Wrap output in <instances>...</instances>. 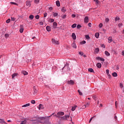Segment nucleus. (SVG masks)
I'll return each mask as SVG.
<instances>
[{"instance_id": "39448f33", "label": "nucleus", "mask_w": 124, "mask_h": 124, "mask_svg": "<svg viewBox=\"0 0 124 124\" xmlns=\"http://www.w3.org/2000/svg\"><path fill=\"white\" fill-rule=\"evenodd\" d=\"M52 42L54 44H57V45H59V41H57L56 39H52Z\"/></svg>"}, {"instance_id": "cd10ccee", "label": "nucleus", "mask_w": 124, "mask_h": 124, "mask_svg": "<svg viewBox=\"0 0 124 124\" xmlns=\"http://www.w3.org/2000/svg\"><path fill=\"white\" fill-rule=\"evenodd\" d=\"M93 98L95 100V101H96V100H97V97H96L95 95H93Z\"/></svg>"}, {"instance_id": "473e14b6", "label": "nucleus", "mask_w": 124, "mask_h": 124, "mask_svg": "<svg viewBox=\"0 0 124 124\" xmlns=\"http://www.w3.org/2000/svg\"><path fill=\"white\" fill-rule=\"evenodd\" d=\"M85 38H86V39H90L91 37H90V36L89 35H86Z\"/></svg>"}, {"instance_id": "5701e85b", "label": "nucleus", "mask_w": 124, "mask_h": 124, "mask_svg": "<svg viewBox=\"0 0 124 124\" xmlns=\"http://www.w3.org/2000/svg\"><path fill=\"white\" fill-rule=\"evenodd\" d=\"M72 46L73 47V48H75V49H76V48H77V46H76V44L75 43L72 44Z\"/></svg>"}, {"instance_id": "e433bc0d", "label": "nucleus", "mask_w": 124, "mask_h": 124, "mask_svg": "<svg viewBox=\"0 0 124 124\" xmlns=\"http://www.w3.org/2000/svg\"><path fill=\"white\" fill-rule=\"evenodd\" d=\"M27 123V121L25 120L22 121L21 122L20 124H25Z\"/></svg>"}, {"instance_id": "09e8293b", "label": "nucleus", "mask_w": 124, "mask_h": 124, "mask_svg": "<svg viewBox=\"0 0 124 124\" xmlns=\"http://www.w3.org/2000/svg\"><path fill=\"white\" fill-rule=\"evenodd\" d=\"M11 4H15V5H17L18 4H17L16 3H15L14 2H11Z\"/></svg>"}, {"instance_id": "4be33fe9", "label": "nucleus", "mask_w": 124, "mask_h": 124, "mask_svg": "<svg viewBox=\"0 0 124 124\" xmlns=\"http://www.w3.org/2000/svg\"><path fill=\"white\" fill-rule=\"evenodd\" d=\"M21 73L22 74H23L24 75H28V72H27V71H22L21 72Z\"/></svg>"}, {"instance_id": "b1692460", "label": "nucleus", "mask_w": 124, "mask_h": 124, "mask_svg": "<svg viewBox=\"0 0 124 124\" xmlns=\"http://www.w3.org/2000/svg\"><path fill=\"white\" fill-rule=\"evenodd\" d=\"M95 37H96V38H98V37H99V33H98V32L95 33Z\"/></svg>"}, {"instance_id": "774afa93", "label": "nucleus", "mask_w": 124, "mask_h": 124, "mask_svg": "<svg viewBox=\"0 0 124 124\" xmlns=\"http://www.w3.org/2000/svg\"><path fill=\"white\" fill-rule=\"evenodd\" d=\"M40 24L41 26H43V22L41 21V22H40Z\"/></svg>"}, {"instance_id": "393cba45", "label": "nucleus", "mask_w": 124, "mask_h": 124, "mask_svg": "<svg viewBox=\"0 0 124 124\" xmlns=\"http://www.w3.org/2000/svg\"><path fill=\"white\" fill-rule=\"evenodd\" d=\"M33 18H34V16H33L32 15H31L29 16V19H30V20H33Z\"/></svg>"}, {"instance_id": "de8ad7c7", "label": "nucleus", "mask_w": 124, "mask_h": 124, "mask_svg": "<svg viewBox=\"0 0 124 124\" xmlns=\"http://www.w3.org/2000/svg\"><path fill=\"white\" fill-rule=\"evenodd\" d=\"M78 54L79 55H80V56H83V55H84V53H83V52H79Z\"/></svg>"}, {"instance_id": "69168bd1", "label": "nucleus", "mask_w": 124, "mask_h": 124, "mask_svg": "<svg viewBox=\"0 0 124 124\" xmlns=\"http://www.w3.org/2000/svg\"><path fill=\"white\" fill-rule=\"evenodd\" d=\"M48 9H49V10H50V11H51V10H53V7H50Z\"/></svg>"}, {"instance_id": "49530a36", "label": "nucleus", "mask_w": 124, "mask_h": 124, "mask_svg": "<svg viewBox=\"0 0 124 124\" xmlns=\"http://www.w3.org/2000/svg\"><path fill=\"white\" fill-rule=\"evenodd\" d=\"M35 19H36L37 20H38V19H39V15H37L35 16Z\"/></svg>"}, {"instance_id": "37998d69", "label": "nucleus", "mask_w": 124, "mask_h": 124, "mask_svg": "<svg viewBox=\"0 0 124 124\" xmlns=\"http://www.w3.org/2000/svg\"><path fill=\"white\" fill-rule=\"evenodd\" d=\"M50 23H53L55 21V19H54L53 18H50Z\"/></svg>"}, {"instance_id": "0eeeda50", "label": "nucleus", "mask_w": 124, "mask_h": 124, "mask_svg": "<svg viewBox=\"0 0 124 124\" xmlns=\"http://www.w3.org/2000/svg\"><path fill=\"white\" fill-rule=\"evenodd\" d=\"M18 75H19L18 74V73H14L12 75V78L13 79H14V78H15V77H17V76H18Z\"/></svg>"}, {"instance_id": "58836bf2", "label": "nucleus", "mask_w": 124, "mask_h": 124, "mask_svg": "<svg viewBox=\"0 0 124 124\" xmlns=\"http://www.w3.org/2000/svg\"><path fill=\"white\" fill-rule=\"evenodd\" d=\"M93 1H95L96 4H98V3H99V1L98 0H93Z\"/></svg>"}, {"instance_id": "9b49d317", "label": "nucleus", "mask_w": 124, "mask_h": 124, "mask_svg": "<svg viewBox=\"0 0 124 124\" xmlns=\"http://www.w3.org/2000/svg\"><path fill=\"white\" fill-rule=\"evenodd\" d=\"M95 54H98L99 53V48L96 47L94 50Z\"/></svg>"}, {"instance_id": "6e6552de", "label": "nucleus", "mask_w": 124, "mask_h": 124, "mask_svg": "<svg viewBox=\"0 0 124 124\" xmlns=\"http://www.w3.org/2000/svg\"><path fill=\"white\" fill-rule=\"evenodd\" d=\"M68 84H69V85H74V84H75V82H74L73 80H71L70 81H68Z\"/></svg>"}, {"instance_id": "c03bdc74", "label": "nucleus", "mask_w": 124, "mask_h": 124, "mask_svg": "<svg viewBox=\"0 0 124 124\" xmlns=\"http://www.w3.org/2000/svg\"><path fill=\"white\" fill-rule=\"evenodd\" d=\"M31 103L32 104H35V100H32L31 101Z\"/></svg>"}, {"instance_id": "a19ab883", "label": "nucleus", "mask_w": 124, "mask_h": 124, "mask_svg": "<svg viewBox=\"0 0 124 124\" xmlns=\"http://www.w3.org/2000/svg\"><path fill=\"white\" fill-rule=\"evenodd\" d=\"M96 116H94L93 117H92L89 120V123H91V122H92V120H93V118L95 117Z\"/></svg>"}, {"instance_id": "f3484780", "label": "nucleus", "mask_w": 124, "mask_h": 124, "mask_svg": "<svg viewBox=\"0 0 124 124\" xmlns=\"http://www.w3.org/2000/svg\"><path fill=\"white\" fill-rule=\"evenodd\" d=\"M96 66L98 68H101V63H97Z\"/></svg>"}, {"instance_id": "6ab92c4d", "label": "nucleus", "mask_w": 124, "mask_h": 124, "mask_svg": "<svg viewBox=\"0 0 124 124\" xmlns=\"http://www.w3.org/2000/svg\"><path fill=\"white\" fill-rule=\"evenodd\" d=\"M61 11L63 13H65V12H66V9H65V8L64 7H63L61 10Z\"/></svg>"}, {"instance_id": "412c9836", "label": "nucleus", "mask_w": 124, "mask_h": 124, "mask_svg": "<svg viewBox=\"0 0 124 124\" xmlns=\"http://www.w3.org/2000/svg\"><path fill=\"white\" fill-rule=\"evenodd\" d=\"M112 75L113 77H117L118 76V74H117L116 72H114L112 74Z\"/></svg>"}, {"instance_id": "9d476101", "label": "nucleus", "mask_w": 124, "mask_h": 124, "mask_svg": "<svg viewBox=\"0 0 124 124\" xmlns=\"http://www.w3.org/2000/svg\"><path fill=\"white\" fill-rule=\"evenodd\" d=\"M26 5L27 6H29V7H31V1H26Z\"/></svg>"}, {"instance_id": "423d86ee", "label": "nucleus", "mask_w": 124, "mask_h": 124, "mask_svg": "<svg viewBox=\"0 0 124 124\" xmlns=\"http://www.w3.org/2000/svg\"><path fill=\"white\" fill-rule=\"evenodd\" d=\"M20 28L19 31L20 33H23V32L24 31V26L23 25H20Z\"/></svg>"}, {"instance_id": "c9c22d12", "label": "nucleus", "mask_w": 124, "mask_h": 124, "mask_svg": "<svg viewBox=\"0 0 124 124\" xmlns=\"http://www.w3.org/2000/svg\"><path fill=\"white\" fill-rule=\"evenodd\" d=\"M78 93L79 95H83V93H82V92H81V91H80V90H78Z\"/></svg>"}, {"instance_id": "f704fd0d", "label": "nucleus", "mask_w": 124, "mask_h": 124, "mask_svg": "<svg viewBox=\"0 0 124 124\" xmlns=\"http://www.w3.org/2000/svg\"><path fill=\"white\" fill-rule=\"evenodd\" d=\"M34 2L37 4V3H39V0H34Z\"/></svg>"}, {"instance_id": "bf43d9fd", "label": "nucleus", "mask_w": 124, "mask_h": 124, "mask_svg": "<svg viewBox=\"0 0 124 124\" xmlns=\"http://www.w3.org/2000/svg\"><path fill=\"white\" fill-rule=\"evenodd\" d=\"M120 20V17H116L115 18V21H119Z\"/></svg>"}, {"instance_id": "20e7f679", "label": "nucleus", "mask_w": 124, "mask_h": 124, "mask_svg": "<svg viewBox=\"0 0 124 124\" xmlns=\"http://www.w3.org/2000/svg\"><path fill=\"white\" fill-rule=\"evenodd\" d=\"M96 60H97V61H101V62H104L105 61L104 59L100 57H96Z\"/></svg>"}, {"instance_id": "864d4df0", "label": "nucleus", "mask_w": 124, "mask_h": 124, "mask_svg": "<svg viewBox=\"0 0 124 124\" xmlns=\"http://www.w3.org/2000/svg\"><path fill=\"white\" fill-rule=\"evenodd\" d=\"M120 88H124V85H123V83H120Z\"/></svg>"}, {"instance_id": "7ed1b4c3", "label": "nucleus", "mask_w": 124, "mask_h": 124, "mask_svg": "<svg viewBox=\"0 0 124 124\" xmlns=\"http://www.w3.org/2000/svg\"><path fill=\"white\" fill-rule=\"evenodd\" d=\"M53 114H52L51 115L49 116H48V117H38V119H39V120H46V118H50V117H51Z\"/></svg>"}, {"instance_id": "bb28decb", "label": "nucleus", "mask_w": 124, "mask_h": 124, "mask_svg": "<svg viewBox=\"0 0 124 124\" xmlns=\"http://www.w3.org/2000/svg\"><path fill=\"white\" fill-rule=\"evenodd\" d=\"M105 54L106 56H108V57H109V56H110V53H109L108 51H106L105 52Z\"/></svg>"}, {"instance_id": "0e129e2a", "label": "nucleus", "mask_w": 124, "mask_h": 124, "mask_svg": "<svg viewBox=\"0 0 124 124\" xmlns=\"http://www.w3.org/2000/svg\"><path fill=\"white\" fill-rule=\"evenodd\" d=\"M101 47H102V48H105V45H104V44L101 45Z\"/></svg>"}, {"instance_id": "7c9ffc66", "label": "nucleus", "mask_w": 124, "mask_h": 124, "mask_svg": "<svg viewBox=\"0 0 124 124\" xmlns=\"http://www.w3.org/2000/svg\"><path fill=\"white\" fill-rule=\"evenodd\" d=\"M30 105H31V104H30V103H28V104H27L26 105L22 106V107H28V106H30Z\"/></svg>"}, {"instance_id": "f8f14e48", "label": "nucleus", "mask_w": 124, "mask_h": 124, "mask_svg": "<svg viewBox=\"0 0 124 124\" xmlns=\"http://www.w3.org/2000/svg\"><path fill=\"white\" fill-rule=\"evenodd\" d=\"M84 23H89V17L88 16L85 17Z\"/></svg>"}, {"instance_id": "603ef678", "label": "nucleus", "mask_w": 124, "mask_h": 124, "mask_svg": "<svg viewBox=\"0 0 124 124\" xmlns=\"http://www.w3.org/2000/svg\"><path fill=\"white\" fill-rule=\"evenodd\" d=\"M62 18L63 19H65V18H66V15H64L62 16Z\"/></svg>"}, {"instance_id": "4d7b16f0", "label": "nucleus", "mask_w": 124, "mask_h": 124, "mask_svg": "<svg viewBox=\"0 0 124 124\" xmlns=\"http://www.w3.org/2000/svg\"><path fill=\"white\" fill-rule=\"evenodd\" d=\"M15 20H16V18H15V17H11V21H15Z\"/></svg>"}, {"instance_id": "ea45409f", "label": "nucleus", "mask_w": 124, "mask_h": 124, "mask_svg": "<svg viewBox=\"0 0 124 124\" xmlns=\"http://www.w3.org/2000/svg\"><path fill=\"white\" fill-rule=\"evenodd\" d=\"M103 26V24L102 23H100V24L99 25V28L100 29H101V28H102Z\"/></svg>"}, {"instance_id": "72a5a7b5", "label": "nucleus", "mask_w": 124, "mask_h": 124, "mask_svg": "<svg viewBox=\"0 0 124 124\" xmlns=\"http://www.w3.org/2000/svg\"><path fill=\"white\" fill-rule=\"evenodd\" d=\"M54 14L53 15L54 17H57L58 15V13H53Z\"/></svg>"}, {"instance_id": "3c124183", "label": "nucleus", "mask_w": 124, "mask_h": 124, "mask_svg": "<svg viewBox=\"0 0 124 124\" xmlns=\"http://www.w3.org/2000/svg\"><path fill=\"white\" fill-rule=\"evenodd\" d=\"M5 37H6V38H7V37H9V34H5Z\"/></svg>"}, {"instance_id": "f03ea898", "label": "nucleus", "mask_w": 124, "mask_h": 124, "mask_svg": "<svg viewBox=\"0 0 124 124\" xmlns=\"http://www.w3.org/2000/svg\"><path fill=\"white\" fill-rule=\"evenodd\" d=\"M63 115H64V112H59L57 113V115H56V117L59 119V118H60V116H63Z\"/></svg>"}, {"instance_id": "8fccbe9b", "label": "nucleus", "mask_w": 124, "mask_h": 124, "mask_svg": "<svg viewBox=\"0 0 124 124\" xmlns=\"http://www.w3.org/2000/svg\"><path fill=\"white\" fill-rule=\"evenodd\" d=\"M80 43L81 44H86V41H82Z\"/></svg>"}, {"instance_id": "6e6d98bb", "label": "nucleus", "mask_w": 124, "mask_h": 124, "mask_svg": "<svg viewBox=\"0 0 124 124\" xmlns=\"http://www.w3.org/2000/svg\"><path fill=\"white\" fill-rule=\"evenodd\" d=\"M85 105V107H86V108L89 107V106H90V103H88Z\"/></svg>"}, {"instance_id": "338daca9", "label": "nucleus", "mask_w": 124, "mask_h": 124, "mask_svg": "<svg viewBox=\"0 0 124 124\" xmlns=\"http://www.w3.org/2000/svg\"><path fill=\"white\" fill-rule=\"evenodd\" d=\"M106 71L107 74H108V73H109V70L107 69Z\"/></svg>"}, {"instance_id": "13d9d810", "label": "nucleus", "mask_w": 124, "mask_h": 124, "mask_svg": "<svg viewBox=\"0 0 124 124\" xmlns=\"http://www.w3.org/2000/svg\"><path fill=\"white\" fill-rule=\"evenodd\" d=\"M88 27H89V28H92V23H88Z\"/></svg>"}, {"instance_id": "c85d7f7f", "label": "nucleus", "mask_w": 124, "mask_h": 124, "mask_svg": "<svg viewBox=\"0 0 124 124\" xmlns=\"http://www.w3.org/2000/svg\"><path fill=\"white\" fill-rule=\"evenodd\" d=\"M108 43H111L112 41V37H109L108 38Z\"/></svg>"}, {"instance_id": "680f3d73", "label": "nucleus", "mask_w": 124, "mask_h": 124, "mask_svg": "<svg viewBox=\"0 0 124 124\" xmlns=\"http://www.w3.org/2000/svg\"><path fill=\"white\" fill-rule=\"evenodd\" d=\"M108 76V78L109 79H111V75L109 74L108 73V74H107Z\"/></svg>"}, {"instance_id": "a211bd4d", "label": "nucleus", "mask_w": 124, "mask_h": 124, "mask_svg": "<svg viewBox=\"0 0 124 124\" xmlns=\"http://www.w3.org/2000/svg\"><path fill=\"white\" fill-rule=\"evenodd\" d=\"M46 30L47 31H51V27L50 26H46Z\"/></svg>"}, {"instance_id": "1a4fd4ad", "label": "nucleus", "mask_w": 124, "mask_h": 124, "mask_svg": "<svg viewBox=\"0 0 124 124\" xmlns=\"http://www.w3.org/2000/svg\"><path fill=\"white\" fill-rule=\"evenodd\" d=\"M38 109H39V110H41V109H44V106H43L42 104H40L39 105Z\"/></svg>"}, {"instance_id": "2f4dec72", "label": "nucleus", "mask_w": 124, "mask_h": 124, "mask_svg": "<svg viewBox=\"0 0 124 124\" xmlns=\"http://www.w3.org/2000/svg\"><path fill=\"white\" fill-rule=\"evenodd\" d=\"M77 26V24L76 23H75L73 24L71 27L73 29H74V28H76Z\"/></svg>"}, {"instance_id": "ddd939ff", "label": "nucleus", "mask_w": 124, "mask_h": 124, "mask_svg": "<svg viewBox=\"0 0 124 124\" xmlns=\"http://www.w3.org/2000/svg\"><path fill=\"white\" fill-rule=\"evenodd\" d=\"M58 26V23L56 22H53V29H56Z\"/></svg>"}, {"instance_id": "a878e982", "label": "nucleus", "mask_w": 124, "mask_h": 124, "mask_svg": "<svg viewBox=\"0 0 124 124\" xmlns=\"http://www.w3.org/2000/svg\"><path fill=\"white\" fill-rule=\"evenodd\" d=\"M88 71L89 72H91V73L93 72V73H94V71H93V68H89L88 69Z\"/></svg>"}, {"instance_id": "aec40b11", "label": "nucleus", "mask_w": 124, "mask_h": 124, "mask_svg": "<svg viewBox=\"0 0 124 124\" xmlns=\"http://www.w3.org/2000/svg\"><path fill=\"white\" fill-rule=\"evenodd\" d=\"M0 124H5V121H4V120L0 119Z\"/></svg>"}, {"instance_id": "c756f323", "label": "nucleus", "mask_w": 124, "mask_h": 124, "mask_svg": "<svg viewBox=\"0 0 124 124\" xmlns=\"http://www.w3.org/2000/svg\"><path fill=\"white\" fill-rule=\"evenodd\" d=\"M77 108V106H75L74 107H72V111H75V109Z\"/></svg>"}, {"instance_id": "052dcab7", "label": "nucleus", "mask_w": 124, "mask_h": 124, "mask_svg": "<svg viewBox=\"0 0 124 124\" xmlns=\"http://www.w3.org/2000/svg\"><path fill=\"white\" fill-rule=\"evenodd\" d=\"M105 21H106V22L108 23V22H109V18H106Z\"/></svg>"}, {"instance_id": "79ce46f5", "label": "nucleus", "mask_w": 124, "mask_h": 124, "mask_svg": "<svg viewBox=\"0 0 124 124\" xmlns=\"http://www.w3.org/2000/svg\"><path fill=\"white\" fill-rule=\"evenodd\" d=\"M68 67V64H67V63L66 62V64H65L64 66L63 67V68L62 69H63V68H65V67Z\"/></svg>"}, {"instance_id": "dca6fc26", "label": "nucleus", "mask_w": 124, "mask_h": 124, "mask_svg": "<svg viewBox=\"0 0 124 124\" xmlns=\"http://www.w3.org/2000/svg\"><path fill=\"white\" fill-rule=\"evenodd\" d=\"M56 3L57 6H58V7L61 6V3H60L59 0L56 1Z\"/></svg>"}, {"instance_id": "4c0bfd02", "label": "nucleus", "mask_w": 124, "mask_h": 124, "mask_svg": "<svg viewBox=\"0 0 124 124\" xmlns=\"http://www.w3.org/2000/svg\"><path fill=\"white\" fill-rule=\"evenodd\" d=\"M80 28H82V26H81V25L80 24H78L77 25V29H80Z\"/></svg>"}, {"instance_id": "f257e3e1", "label": "nucleus", "mask_w": 124, "mask_h": 124, "mask_svg": "<svg viewBox=\"0 0 124 124\" xmlns=\"http://www.w3.org/2000/svg\"><path fill=\"white\" fill-rule=\"evenodd\" d=\"M70 117V115H65L61 117V120H63V121L68 120V119H69Z\"/></svg>"}, {"instance_id": "4468645a", "label": "nucleus", "mask_w": 124, "mask_h": 124, "mask_svg": "<svg viewBox=\"0 0 124 124\" xmlns=\"http://www.w3.org/2000/svg\"><path fill=\"white\" fill-rule=\"evenodd\" d=\"M33 89L34 91L33 94H35L36 93H37V90L35 89V86H33Z\"/></svg>"}, {"instance_id": "a18cd8bd", "label": "nucleus", "mask_w": 124, "mask_h": 124, "mask_svg": "<svg viewBox=\"0 0 124 124\" xmlns=\"http://www.w3.org/2000/svg\"><path fill=\"white\" fill-rule=\"evenodd\" d=\"M6 22L8 24L9 23H10V19L9 18L6 21Z\"/></svg>"}, {"instance_id": "5fc2aeb1", "label": "nucleus", "mask_w": 124, "mask_h": 124, "mask_svg": "<svg viewBox=\"0 0 124 124\" xmlns=\"http://www.w3.org/2000/svg\"><path fill=\"white\" fill-rule=\"evenodd\" d=\"M46 16H47V13H45L44 14V18L46 17Z\"/></svg>"}, {"instance_id": "e2e57ef3", "label": "nucleus", "mask_w": 124, "mask_h": 124, "mask_svg": "<svg viewBox=\"0 0 124 124\" xmlns=\"http://www.w3.org/2000/svg\"><path fill=\"white\" fill-rule=\"evenodd\" d=\"M72 18H75V17H76V15L73 14L72 15Z\"/></svg>"}, {"instance_id": "2eb2a0df", "label": "nucleus", "mask_w": 124, "mask_h": 124, "mask_svg": "<svg viewBox=\"0 0 124 124\" xmlns=\"http://www.w3.org/2000/svg\"><path fill=\"white\" fill-rule=\"evenodd\" d=\"M72 36L73 39H74V40H75L76 39V35H75V33H73Z\"/></svg>"}]
</instances>
